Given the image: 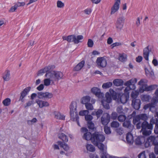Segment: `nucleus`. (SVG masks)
I'll return each mask as SVG.
<instances>
[{
	"label": "nucleus",
	"instance_id": "obj_20",
	"mask_svg": "<svg viewBox=\"0 0 158 158\" xmlns=\"http://www.w3.org/2000/svg\"><path fill=\"white\" fill-rule=\"evenodd\" d=\"M123 126L124 127L130 129H132L133 127V126L131 123V121L128 119H127L126 121L123 122Z\"/></svg>",
	"mask_w": 158,
	"mask_h": 158
},
{
	"label": "nucleus",
	"instance_id": "obj_1",
	"mask_svg": "<svg viewBox=\"0 0 158 158\" xmlns=\"http://www.w3.org/2000/svg\"><path fill=\"white\" fill-rule=\"evenodd\" d=\"M153 120V119H151L150 123H148L147 121H143L141 124H137V129H139L141 128V131L143 135L148 136L151 134L153 128L152 123Z\"/></svg>",
	"mask_w": 158,
	"mask_h": 158
},
{
	"label": "nucleus",
	"instance_id": "obj_43",
	"mask_svg": "<svg viewBox=\"0 0 158 158\" xmlns=\"http://www.w3.org/2000/svg\"><path fill=\"white\" fill-rule=\"evenodd\" d=\"M127 55L125 54L120 55L119 57V60L122 62L126 61L127 59Z\"/></svg>",
	"mask_w": 158,
	"mask_h": 158
},
{
	"label": "nucleus",
	"instance_id": "obj_15",
	"mask_svg": "<svg viewBox=\"0 0 158 158\" xmlns=\"http://www.w3.org/2000/svg\"><path fill=\"white\" fill-rule=\"evenodd\" d=\"M117 96V99H119L121 102L123 104L125 103L128 100L129 98V94L127 93L123 94L122 95L119 94Z\"/></svg>",
	"mask_w": 158,
	"mask_h": 158
},
{
	"label": "nucleus",
	"instance_id": "obj_12",
	"mask_svg": "<svg viewBox=\"0 0 158 158\" xmlns=\"http://www.w3.org/2000/svg\"><path fill=\"white\" fill-rule=\"evenodd\" d=\"M91 92L99 98H102L104 96L103 93L101 92L99 89L96 87H94L91 89Z\"/></svg>",
	"mask_w": 158,
	"mask_h": 158
},
{
	"label": "nucleus",
	"instance_id": "obj_9",
	"mask_svg": "<svg viewBox=\"0 0 158 158\" xmlns=\"http://www.w3.org/2000/svg\"><path fill=\"white\" fill-rule=\"evenodd\" d=\"M38 97L40 99H49L53 97V94L52 93L48 92L44 93L43 92H38L37 93Z\"/></svg>",
	"mask_w": 158,
	"mask_h": 158
},
{
	"label": "nucleus",
	"instance_id": "obj_39",
	"mask_svg": "<svg viewBox=\"0 0 158 158\" xmlns=\"http://www.w3.org/2000/svg\"><path fill=\"white\" fill-rule=\"evenodd\" d=\"M106 100H104L106 102L110 103L111 101V98L110 95L108 92H106L105 94Z\"/></svg>",
	"mask_w": 158,
	"mask_h": 158
},
{
	"label": "nucleus",
	"instance_id": "obj_21",
	"mask_svg": "<svg viewBox=\"0 0 158 158\" xmlns=\"http://www.w3.org/2000/svg\"><path fill=\"white\" fill-rule=\"evenodd\" d=\"M145 138L143 137H138L135 140V144L137 145H141L145 142Z\"/></svg>",
	"mask_w": 158,
	"mask_h": 158
},
{
	"label": "nucleus",
	"instance_id": "obj_2",
	"mask_svg": "<svg viewBox=\"0 0 158 158\" xmlns=\"http://www.w3.org/2000/svg\"><path fill=\"white\" fill-rule=\"evenodd\" d=\"M77 103L75 102H72L70 105V114L71 119L73 121H76L78 125L80 126L79 123V117L77 110Z\"/></svg>",
	"mask_w": 158,
	"mask_h": 158
},
{
	"label": "nucleus",
	"instance_id": "obj_18",
	"mask_svg": "<svg viewBox=\"0 0 158 158\" xmlns=\"http://www.w3.org/2000/svg\"><path fill=\"white\" fill-rule=\"evenodd\" d=\"M35 102L40 108H42L44 107L48 106L49 105V104L48 102L39 99H36L35 101Z\"/></svg>",
	"mask_w": 158,
	"mask_h": 158
},
{
	"label": "nucleus",
	"instance_id": "obj_27",
	"mask_svg": "<svg viewBox=\"0 0 158 158\" xmlns=\"http://www.w3.org/2000/svg\"><path fill=\"white\" fill-rule=\"evenodd\" d=\"M90 99V97L89 96L83 97L81 99V102L85 105L89 102Z\"/></svg>",
	"mask_w": 158,
	"mask_h": 158
},
{
	"label": "nucleus",
	"instance_id": "obj_25",
	"mask_svg": "<svg viewBox=\"0 0 158 158\" xmlns=\"http://www.w3.org/2000/svg\"><path fill=\"white\" fill-rule=\"evenodd\" d=\"M31 89V88L30 86L25 88L20 94V97H25L28 94Z\"/></svg>",
	"mask_w": 158,
	"mask_h": 158
},
{
	"label": "nucleus",
	"instance_id": "obj_56",
	"mask_svg": "<svg viewBox=\"0 0 158 158\" xmlns=\"http://www.w3.org/2000/svg\"><path fill=\"white\" fill-rule=\"evenodd\" d=\"M104 131L106 134H110L111 133L110 128L108 127H105L104 128Z\"/></svg>",
	"mask_w": 158,
	"mask_h": 158
},
{
	"label": "nucleus",
	"instance_id": "obj_50",
	"mask_svg": "<svg viewBox=\"0 0 158 158\" xmlns=\"http://www.w3.org/2000/svg\"><path fill=\"white\" fill-rule=\"evenodd\" d=\"M85 120L87 122V123L91 122L93 119V117L91 115L87 114L85 116Z\"/></svg>",
	"mask_w": 158,
	"mask_h": 158
},
{
	"label": "nucleus",
	"instance_id": "obj_17",
	"mask_svg": "<svg viewBox=\"0 0 158 158\" xmlns=\"http://www.w3.org/2000/svg\"><path fill=\"white\" fill-rule=\"evenodd\" d=\"M120 3V0H116L114 5L111 8L110 14L112 15L117 12L119 7V4Z\"/></svg>",
	"mask_w": 158,
	"mask_h": 158
},
{
	"label": "nucleus",
	"instance_id": "obj_45",
	"mask_svg": "<svg viewBox=\"0 0 158 158\" xmlns=\"http://www.w3.org/2000/svg\"><path fill=\"white\" fill-rule=\"evenodd\" d=\"M116 111L117 113L119 114H124L123 112L124 110L122 106H119L116 108Z\"/></svg>",
	"mask_w": 158,
	"mask_h": 158
},
{
	"label": "nucleus",
	"instance_id": "obj_24",
	"mask_svg": "<svg viewBox=\"0 0 158 158\" xmlns=\"http://www.w3.org/2000/svg\"><path fill=\"white\" fill-rule=\"evenodd\" d=\"M58 136V138L62 139L63 141V142H67L68 141V139L67 136L64 134L60 133H59Z\"/></svg>",
	"mask_w": 158,
	"mask_h": 158
},
{
	"label": "nucleus",
	"instance_id": "obj_3",
	"mask_svg": "<svg viewBox=\"0 0 158 158\" xmlns=\"http://www.w3.org/2000/svg\"><path fill=\"white\" fill-rule=\"evenodd\" d=\"M105 139L104 136L98 132H95L92 134L91 142L95 146H98L99 143L103 142Z\"/></svg>",
	"mask_w": 158,
	"mask_h": 158
},
{
	"label": "nucleus",
	"instance_id": "obj_49",
	"mask_svg": "<svg viewBox=\"0 0 158 158\" xmlns=\"http://www.w3.org/2000/svg\"><path fill=\"white\" fill-rule=\"evenodd\" d=\"M85 106L86 108L88 110H92L94 109L92 104L90 103H88L85 104Z\"/></svg>",
	"mask_w": 158,
	"mask_h": 158
},
{
	"label": "nucleus",
	"instance_id": "obj_51",
	"mask_svg": "<svg viewBox=\"0 0 158 158\" xmlns=\"http://www.w3.org/2000/svg\"><path fill=\"white\" fill-rule=\"evenodd\" d=\"M109 103L106 102L104 100L102 101V104L104 107L106 109H109L110 108V106L109 104Z\"/></svg>",
	"mask_w": 158,
	"mask_h": 158
},
{
	"label": "nucleus",
	"instance_id": "obj_53",
	"mask_svg": "<svg viewBox=\"0 0 158 158\" xmlns=\"http://www.w3.org/2000/svg\"><path fill=\"white\" fill-rule=\"evenodd\" d=\"M98 146V148L101 151V152L105 151L104 150L105 145L102 143H99L98 146Z\"/></svg>",
	"mask_w": 158,
	"mask_h": 158
},
{
	"label": "nucleus",
	"instance_id": "obj_32",
	"mask_svg": "<svg viewBox=\"0 0 158 158\" xmlns=\"http://www.w3.org/2000/svg\"><path fill=\"white\" fill-rule=\"evenodd\" d=\"M113 83L114 85L116 86H120L123 85V81L120 79H116L114 80Z\"/></svg>",
	"mask_w": 158,
	"mask_h": 158
},
{
	"label": "nucleus",
	"instance_id": "obj_4",
	"mask_svg": "<svg viewBox=\"0 0 158 158\" xmlns=\"http://www.w3.org/2000/svg\"><path fill=\"white\" fill-rule=\"evenodd\" d=\"M50 76V79L52 81H55L61 79L63 77V73L60 72L53 71L51 72H48L46 73L45 76Z\"/></svg>",
	"mask_w": 158,
	"mask_h": 158
},
{
	"label": "nucleus",
	"instance_id": "obj_28",
	"mask_svg": "<svg viewBox=\"0 0 158 158\" xmlns=\"http://www.w3.org/2000/svg\"><path fill=\"white\" fill-rule=\"evenodd\" d=\"M54 114L55 116V118L57 119L60 120L65 119V116L63 115H62L60 113L57 111H55L54 112Z\"/></svg>",
	"mask_w": 158,
	"mask_h": 158
},
{
	"label": "nucleus",
	"instance_id": "obj_8",
	"mask_svg": "<svg viewBox=\"0 0 158 158\" xmlns=\"http://www.w3.org/2000/svg\"><path fill=\"white\" fill-rule=\"evenodd\" d=\"M81 131L82 132L85 133L83 136V138L84 139L87 140H90L91 141L92 134L91 132L88 131V130L86 128L82 127L81 129Z\"/></svg>",
	"mask_w": 158,
	"mask_h": 158
},
{
	"label": "nucleus",
	"instance_id": "obj_54",
	"mask_svg": "<svg viewBox=\"0 0 158 158\" xmlns=\"http://www.w3.org/2000/svg\"><path fill=\"white\" fill-rule=\"evenodd\" d=\"M96 116L97 118H99L103 112V110L101 109H98L97 110H96Z\"/></svg>",
	"mask_w": 158,
	"mask_h": 158
},
{
	"label": "nucleus",
	"instance_id": "obj_41",
	"mask_svg": "<svg viewBox=\"0 0 158 158\" xmlns=\"http://www.w3.org/2000/svg\"><path fill=\"white\" fill-rule=\"evenodd\" d=\"M48 77V78L44 79V84L46 86H48L50 85L51 81H52V80L50 79V76H48V77Z\"/></svg>",
	"mask_w": 158,
	"mask_h": 158
},
{
	"label": "nucleus",
	"instance_id": "obj_19",
	"mask_svg": "<svg viewBox=\"0 0 158 158\" xmlns=\"http://www.w3.org/2000/svg\"><path fill=\"white\" fill-rule=\"evenodd\" d=\"M148 46L145 48L143 50V56L144 58L147 60H148V57L149 52L151 51V49H149Z\"/></svg>",
	"mask_w": 158,
	"mask_h": 158
},
{
	"label": "nucleus",
	"instance_id": "obj_10",
	"mask_svg": "<svg viewBox=\"0 0 158 158\" xmlns=\"http://www.w3.org/2000/svg\"><path fill=\"white\" fill-rule=\"evenodd\" d=\"M125 20L124 17L121 16L118 19L116 26L117 29L120 31L123 27Z\"/></svg>",
	"mask_w": 158,
	"mask_h": 158
},
{
	"label": "nucleus",
	"instance_id": "obj_23",
	"mask_svg": "<svg viewBox=\"0 0 158 158\" xmlns=\"http://www.w3.org/2000/svg\"><path fill=\"white\" fill-rule=\"evenodd\" d=\"M145 70L147 76H149L152 78L154 77V72L151 68H150L149 69L145 68Z\"/></svg>",
	"mask_w": 158,
	"mask_h": 158
},
{
	"label": "nucleus",
	"instance_id": "obj_7",
	"mask_svg": "<svg viewBox=\"0 0 158 158\" xmlns=\"http://www.w3.org/2000/svg\"><path fill=\"white\" fill-rule=\"evenodd\" d=\"M83 36L81 35H78L76 36L74 35H71L68 36L67 39L69 42H73L75 44H78L82 41L81 40H83Z\"/></svg>",
	"mask_w": 158,
	"mask_h": 158
},
{
	"label": "nucleus",
	"instance_id": "obj_26",
	"mask_svg": "<svg viewBox=\"0 0 158 158\" xmlns=\"http://www.w3.org/2000/svg\"><path fill=\"white\" fill-rule=\"evenodd\" d=\"M126 139L128 143H132L133 142V137L132 135L130 133H128L127 134L126 136Z\"/></svg>",
	"mask_w": 158,
	"mask_h": 158
},
{
	"label": "nucleus",
	"instance_id": "obj_48",
	"mask_svg": "<svg viewBox=\"0 0 158 158\" xmlns=\"http://www.w3.org/2000/svg\"><path fill=\"white\" fill-rule=\"evenodd\" d=\"M111 127H112L117 128L119 127V124L116 121H113L110 124Z\"/></svg>",
	"mask_w": 158,
	"mask_h": 158
},
{
	"label": "nucleus",
	"instance_id": "obj_61",
	"mask_svg": "<svg viewBox=\"0 0 158 158\" xmlns=\"http://www.w3.org/2000/svg\"><path fill=\"white\" fill-rule=\"evenodd\" d=\"M57 6L59 8H62L64 6V4L61 1H58L57 2Z\"/></svg>",
	"mask_w": 158,
	"mask_h": 158
},
{
	"label": "nucleus",
	"instance_id": "obj_52",
	"mask_svg": "<svg viewBox=\"0 0 158 158\" xmlns=\"http://www.w3.org/2000/svg\"><path fill=\"white\" fill-rule=\"evenodd\" d=\"M118 114L117 113L114 111H113L112 112L111 114L110 118L113 120H115L118 118Z\"/></svg>",
	"mask_w": 158,
	"mask_h": 158
},
{
	"label": "nucleus",
	"instance_id": "obj_6",
	"mask_svg": "<svg viewBox=\"0 0 158 158\" xmlns=\"http://www.w3.org/2000/svg\"><path fill=\"white\" fill-rule=\"evenodd\" d=\"M158 142V136L155 137L150 136L148 137L145 142L144 145L145 148H148L152 145H155Z\"/></svg>",
	"mask_w": 158,
	"mask_h": 158
},
{
	"label": "nucleus",
	"instance_id": "obj_30",
	"mask_svg": "<svg viewBox=\"0 0 158 158\" xmlns=\"http://www.w3.org/2000/svg\"><path fill=\"white\" fill-rule=\"evenodd\" d=\"M133 123L134 125H136V127L137 128V125L138 124H141L140 121V119L138 115H136L133 118Z\"/></svg>",
	"mask_w": 158,
	"mask_h": 158
},
{
	"label": "nucleus",
	"instance_id": "obj_62",
	"mask_svg": "<svg viewBox=\"0 0 158 158\" xmlns=\"http://www.w3.org/2000/svg\"><path fill=\"white\" fill-rule=\"evenodd\" d=\"M94 44L93 41L91 39H89L87 42L88 46L89 47H92Z\"/></svg>",
	"mask_w": 158,
	"mask_h": 158
},
{
	"label": "nucleus",
	"instance_id": "obj_33",
	"mask_svg": "<svg viewBox=\"0 0 158 158\" xmlns=\"http://www.w3.org/2000/svg\"><path fill=\"white\" fill-rule=\"evenodd\" d=\"M157 87L156 85H152L148 86L145 87L144 90L146 91H149L155 89Z\"/></svg>",
	"mask_w": 158,
	"mask_h": 158
},
{
	"label": "nucleus",
	"instance_id": "obj_16",
	"mask_svg": "<svg viewBox=\"0 0 158 158\" xmlns=\"http://www.w3.org/2000/svg\"><path fill=\"white\" fill-rule=\"evenodd\" d=\"M131 105L136 110H139L140 107L141 102L140 99H133L132 100Z\"/></svg>",
	"mask_w": 158,
	"mask_h": 158
},
{
	"label": "nucleus",
	"instance_id": "obj_44",
	"mask_svg": "<svg viewBox=\"0 0 158 158\" xmlns=\"http://www.w3.org/2000/svg\"><path fill=\"white\" fill-rule=\"evenodd\" d=\"M139 94V93L138 91H133L132 92L131 94V97L132 99H136V98L137 97Z\"/></svg>",
	"mask_w": 158,
	"mask_h": 158
},
{
	"label": "nucleus",
	"instance_id": "obj_11",
	"mask_svg": "<svg viewBox=\"0 0 158 158\" xmlns=\"http://www.w3.org/2000/svg\"><path fill=\"white\" fill-rule=\"evenodd\" d=\"M110 116L109 114L105 113L101 118V122L104 125H107L110 122Z\"/></svg>",
	"mask_w": 158,
	"mask_h": 158
},
{
	"label": "nucleus",
	"instance_id": "obj_38",
	"mask_svg": "<svg viewBox=\"0 0 158 158\" xmlns=\"http://www.w3.org/2000/svg\"><path fill=\"white\" fill-rule=\"evenodd\" d=\"M112 85V83L111 82H108L103 83L102 87L103 89H107L111 87Z\"/></svg>",
	"mask_w": 158,
	"mask_h": 158
},
{
	"label": "nucleus",
	"instance_id": "obj_42",
	"mask_svg": "<svg viewBox=\"0 0 158 158\" xmlns=\"http://www.w3.org/2000/svg\"><path fill=\"white\" fill-rule=\"evenodd\" d=\"M126 119L127 117L124 115H120L118 117V120L120 122H124Z\"/></svg>",
	"mask_w": 158,
	"mask_h": 158
},
{
	"label": "nucleus",
	"instance_id": "obj_46",
	"mask_svg": "<svg viewBox=\"0 0 158 158\" xmlns=\"http://www.w3.org/2000/svg\"><path fill=\"white\" fill-rule=\"evenodd\" d=\"M150 98V96L147 95H144L141 97L142 100L144 102H148Z\"/></svg>",
	"mask_w": 158,
	"mask_h": 158
},
{
	"label": "nucleus",
	"instance_id": "obj_36",
	"mask_svg": "<svg viewBox=\"0 0 158 158\" xmlns=\"http://www.w3.org/2000/svg\"><path fill=\"white\" fill-rule=\"evenodd\" d=\"M86 149L87 150L93 152L95 151V149L94 146L91 144H88L86 146Z\"/></svg>",
	"mask_w": 158,
	"mask_h": 158
},
{
	"label": "nucleus",
	"instance_id": "obj_5",
	"mask_svg": "<svg viewBox=\"0 0 158 158\" xmlns=\"http://www.w3.org/2000/svg\"><path fill=\"white\" fill-rule=\"evenodd\" d=\"M137 81V79L136 78H133L131 80L126 82L124 85L127 87L124 89V92L125 93L129 94L128 91L131 89H135V84Z\"/></svg>",
	"mask_w": 158,
	"mask_h": 158
},
{
	"label": "nucleus",
	"instance_id": "obj_31",
	"mask_svg": "<svg viewBox=\"0 0 158 158\" xmlns=\"http://www.w3.org/2000/svg\"><path fill=\"white\" fill-rule=\"evenodd\" d=\"M57 143L65 151H67L69 149V148L68 146L65 143L62 142L60 141H58Z\"/></svg>",
	"mask_w": 158,
	"mask_h": 158
},
{
	"label": "nucleus",
	"instance_id": "obj_47",
	"mask_svg": "<svg viewBox=\"0 0 158 158\" xmlns=\"http://www.w3.org/2000/svg\"><path fill=\"white\" fill-rule=\"evenodd\" d=\"M109 91L110 94L112 95L113 99H116L117 98L118 95L116 93V92L113 89H110Z\"/></svg>",
	"mask_w": 158,
	"mask_h": 158
},
{
	"label": "nucleus",
	"instance_id": "obj_40",
	"mask_svg": "<svg viewBox=\"0 0 158 158\" xmlns=\"http://www.w3.org/2000/svg\"><path fill=\"white\" fill-rule=\"evenodd\" d=\"M11 102V100L9 98H6L2 101V103L5 106H7L10 105Z\"/></svg>",
	"mask_w": 158,
	"mask_h": 158
},
{
	"label": "nucleus",
	"instance_id": "obj_34",
	"mask_svg": "<svg viewBox=\"0 0 158 158\" xmlns=\"http://www.w3.org/2000/svg\"><path fill=\"white\" fill-rule=\"evenodd\" d=\"M87 126L90 131H94L95 129L94 124L92 122L87 123Z\"/></svg>",
	"mask_w": 158,
	"mask_h": 158
},
{
	"label": "nucleus",
	"instance_id": "obj_58",
	"mask_svg": "<svg viewBox=\"0 0 158 158\" xmlns=\"http://www.w3.org/2000/svg\"><path fill=\"white\" fill-rule=\"evenodd\" d=\"M33 104V100L29 101L28 102L26 103L25 105L24 106V107L25 108H27Z\"/></svg>",
	"mask_w": 158,
	"mask_h": 158
},
{
	"label": "nucleus",
	"instance_id": "obj_63",
	"mask_svg": "<svg viewBox=\"0 0 158 158\" xmlns=\"http://www.w3.org/2000/svg\"><path fill=\"white\" fill-rule=\"evenodd\" d=\"M139 158H146L145 152L143 151L140 153L138 156Z\"/></svg>",
	"mask_w": 158,
	"mask_h": 158
},
{
	"label": "nucleus",
	"instance_id": "obj_29",
	"mask_svg": "<svg viewBox=\"0 0 158 158\" xmlns=\"http://www.w3.org/2000/svg\"><path fill=\"white\" fill-rule=\"evenodd\" d=\"M10 71L8 70H6L4 73L3 77V78L4 81H8L10 79Z\"/></svg>",
	"mask_w": 158,
	"mask_h": 158
},
{
	"label": "nucleus",
	"instance_id": "obj_59",
	"mask_svg": "<svg viewBox=\"0 0 158 158\" xmlns=\"http://www.w3.org/2000/svg\"><path fill=\"white\" fill-rule=\"evenodd\" d=\"M37 121L36 118H33L32 120H28L27 121V123L29 125H31L33 123H36Z\"/></svg>",
	"mask_w": 158,
	"mask_h": 158
},
{
	"label": "nucleus",
	"instance_id": "obj_22",
	"mask_svg": "<svg viewBox=\"0 0 158 158\" xmlns=\"http://www.w3.org/2000/svg\"><path fill=\"white\" fill-rule=\"evenodd\" d=\"M85 61H81L74 68L73 70L75 71H78L80 70L84 66L85 64Z\"/></svg>",
	"mask_w": 158,
	"mask_h": 158
},
{
	"label": "nucleus",
	"instance_id": "obj_13",
	"mask_svg": "<svg viewBox=\"0 0 158 158\" xmlns=\"http://www.w3.org/2000/svg\"><path fill=\"white\" fill-rule=\"evenodd\" d=\"M54 68V65H49L46 66L44 69H41L38 71L37 73L38 76L42 75L43 73H46L50 72L51 70Z\"/></svg>",
	"mask_w": 158,
	"mask_h": 158
},
{
	"label": "nucleus",
	"instance_id": "obj_37",
	"mask_svg": "<svg viewBox=\"0 0 158 158\" xmlns=\"http://www.w3.org/2000/svg\"><path fill=\"white\" fill-rule=\"evenodd\" d=\"M19 6H20V2H18L15 4L14 6L11 7L9 11V12H14Z\"/></svg>",
	"mask_w": 158,
	"mask_h": 158
},
{
	"label": "nucleus",
	"instance_id": "obj_35",
	"mask_svg": "<svg viewBox=\"0 0 158 158\" xmlns=\"http://www.w3.org/2000/svg\"><path fill=\"white\" fill-rule=\"evenodd\" d=\"M138 115L139 116L140 120H141L144 121H147L146 120L148 119V116L146 114H141Z\"/></svg>",
	"mask_w": 158,
	"mask_h": 158
},
{
	"label": "nucleus",
	"instance_id": "obj_60",
	"mask_svg": "<svg viewBox=\"0 0 158 158\" xmlns=\"http://www.w3.org/2000/svg\"><path fill=\"white\" fill-rule=\"evenodd\" d=\"M101 155L100 157L101 158H107L108 154L105 151L101 152Z\"/></svg>",
	"mask_w": 158,
	"mask_h": 158
},
{
	"label": "nucleus",
	"instance_id": "obj_57",
	"mask_svg": "<svg viewBox=\"0 0 158 158\" xmlns=\"http://www.w3.org/2000/svg\"><path fill=\"white\" fill-rule=\"evenodd\" d=\"M89 113V111L87 110H81L79 112V115L81 116H85L86 114H88Z\"/></svg>",
	"mask_w": 158,
	"mask_h": 158
},
{
	"label": "nucleus",
	"instance_id": "obj_64",
	"mask_svg": "<svg viewBox=\"0 0 158 158\" xmlns=\"http://www.w3.org/2000/svg\"><path fill=\"white\" fill-rule=\"evenodd\" d=\"M154 146V151L156 155H158V142Z\"/></svg>",
	"mask_w": 158,
	"mask_h": 158
},
{
	"label": "nucleus",
	"instance_id": "obj_55",
	"mask_svg": "<svg viewBox=\"0 0 158 158\" xmlns=\"http://www.w3.org/2000/svg\"><path fill=\"white\" fill-rule=\"evenodd\" d=\"M152 103H151L153 105L156 104L158 102V97L156 96V97H153L152 100Z\"/></svg>",
	"mask_w": 158,
	"mask_h": 158
},
{
	"label": "nucleus",
	"instance_id": "obj_14",
	"mask_svg": "<svg viewBox=\"0 0 158 158\" xmlns=\"http://www.w3.org/2000/svg\"><path fill=\"white\" fill-rule=\"evenodd\" d=\"M97 65L100 67L104 68L107 64L106 59L103 57H98L96 60Z\"/></svg>",
	"mask_w": 158,
	"mask_h": 158
}]
</instances>
